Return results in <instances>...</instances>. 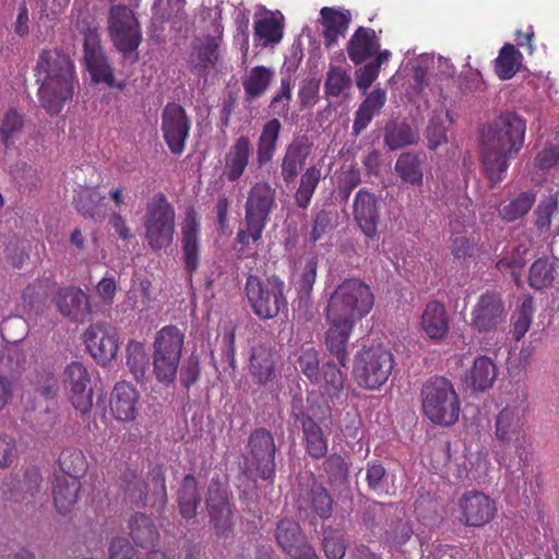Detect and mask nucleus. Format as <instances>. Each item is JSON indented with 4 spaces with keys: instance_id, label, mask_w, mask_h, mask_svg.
Returning <instances> with one entry per match:
<instances>
[{
    "instance_id": "1",
    "label": "nucleus",
    "mask_w": 559,
    "mask_h": 559,
    "mask_svg": "<svg viewBox=\"0 0 559 559\" xmlns=\"http://www.w3.org/2000/svg\"><path fill=\"white\" fill-rule=\"evenodd\" d=\"M526 120L515 112L499 115L488 127L480 144V160L489 188H495L507 176L510 159L524 146Z\"/></svg>"
},
{
    "instance_id": "2",
    "label": "nucleus",
    "mask_w": 559,
    "mask_h": 559,
    "mask_svg": "<svg viewBox=\"0 0 559 559\" xmlns=\"http://www.w3.org/2000/svg\"><path fill=\"white\" fill-rule=\"evenodd\" d=\"M34 74L40 106L50 116L60 114L66 104L72 100L79 85L73 60L61 49H44L38 56Z\"/></svg>"
},
{
    "instance_id": "3",
    "label": "nucleus",
    "mask_w": 559,
    "mask_h": 559,
    "mask_svg": "<svg viewBox=\"0 0 559 559\" xmlns=\"http://www.w3.org/2000/svg\"><path fill=\"white\" fill-rule=\"evenodd\" d=\"M373 305L374 296L368 284L360 278H346L330 295L325 318L356 324L370 313Z\"/></svg>"
},
{
    "instance_id": "4",
    "label": "nucleus",
    "mask_w": 559,
    "mask_h": 559,
    "mask_svg": "<svg viewBox=\"0 0 559 559\" xmlns=\"http://www.w3.org/2000/svg\"><path fill=\"white\" fill-rule=\"evenodd\" d=\"M527 414L528 405L523 400L508 403L495 417V442L503 452L513 450L520 461L527 459L532 448Z\"/></svg>"
},
{
    "instance_id": "5",
    "label": "nucleus",
    "mask_w": 559,
    "mask_h": 559,
    "mask_svg": "<svg viewBox=\"0 0 559 559\" xmlns=\"http://www.w3.org/2000/svg\"><path fill=\"white\" fill-rule=\"evenodd\" d=\"M276 207V190L267 181H258L248 191L245 217L236 240L242 247L258 243Z\"/></svg>"
},
{
    "instance_id": "6",
    "label": "nucleus",
    "mask_w": 559,
    "mask_h": 559,
    "mask_svg": "<svg viewBox=\"0 0 559 559\" xmlns=\"http://www.w3.org/2000/svg\"><path fill=\"white\" fill-rule=\"evenodd\" d=\"M421 409L433 424L451 427L459 421L461 402L452 382L441 376L429 378L420 390Z\"/></svg>"
},
{
    "instance_id": "7",
    "label": "nucleus",
    "mask_w": 559,
    "mask_h": 559,
    "mask_svg": "<svg viewBox=\"0 0 559 559\" xmlns=\"http://www.w3.org/2000/svg\"><path fill=\"white\" fill-rule=\"evenodd\" d=\"M144 237L153 252L170 247L176 233V210L163 192L155 193L145 205Z\"/></svg>"
},
{
    "instance_id": "8",
    "label": "nucleus",
    "mask_w": 559,
    "mask_h": 559,
    "mask_svg": "<svg viewBox=\"0 0 559 559\" xmlns=\"http://www.w3.org/2000/svg\"><path fill=\"white\" fill-rule=\"evenodd\" d=\"M285 282L278 275L261 278L248 275L245 292L253 313L261 320H270L287 307Z\"/></svg>"
},
{
    "instance_id": "9",
    "label": "nucleus",
    "mask_w": 559,
    "mask_h": 559,
    "mask_svg": "<svg viewBox=\"0 0 559 559\" xmlns=\"http://www.w3.org/2000/svg\"><path fill=\"white\" fill-rule=\"evenodd\" d=\"M185 333L176 325H165L153 342V373L159 383L171 384L182 356Z\"/></svg>"
},
{
    "instance_id": "10",
    "label": "nucleus",
    "mask_w": 559,
    "mask_h": 559,
    "mask_svg": "<svg viewBox=\"0 0 559 559\" xmlns=\"http://www.w3.org/2000/svg\"><path fill=\"white\" fill-rule=\"evenodd\" d=\"M394 365L390 349L381 345L364 347L355 356L353 374L358 386L374 391L388 381Z\"/></svg>"
},
{
    "instance_id": "11",
    "label": "nucleus",
    "mask_w": 559,
    "mask_h": 559,
    "mask_svg": "<svg viewBox=\"0 0 559 559\" xmlns=\"http://www.w3.org/2000/svg\"><path fill=\"white\" fill-rule=\"evenodd\" d=\"M108 32L115 48L124 57L135 52L142 43L140 23L127 5L117 4L110 8Z\"/></svg>"
},
{
    "instance_id": "12",
    "label": "nucleus",
    "mask_w": 559,
    "mask_h": 559,
    "mask_svg": "<svg viewBox=\"0 0 559 559\" xmlns=\"http://www.w3.org/2000/svg\"><path fill=\"white\" fill-rule=\"evenodd\" d=\"M122 486L131 502L136 507H145L148 503L147 490L152 493L153 507L158 506L163 510L167 503L166 476L160 465H156L150 471L147 485L134 473H129L124 474Z\"/></svg>"
},
{
    "instance_id": "13",
    "label": "nucleus",
    "mask_w": 559,
    "mask_h": 559,
    "mask_svg": "<svg viewBox=\"0 0 559 559\" xmlns=\"http://www.w3.org/2000/svg\"><path fill=\"white\" fill-rule=\"evenodd\" d=\"M248 462L257 476L273 481L275 477L276 445L274 437L266 428H255L248 437Z\"/></svg>"
},
{
    "instance_id": "14",
    "label": "nucleus",
    "mask_w": 559,
    "mask_h": 559,
    "mask_svg": "<svg viewBox=\"0 0 559 559\" xmlns=\"http://www.w3.org/2000/svg\"><path fill=\"white\" fill-rule=\"evenodd\" d=\"M191 130V120L186 109L177 103H168L162 111L160 131L171 154L182 155Z\"/></svg>"
},
{
    "instance_id": "15",
    "label": "nucleus",
    "mask_w": 559,
    "mask_h": 559,
    "mask_svg": "<svg viewBox=\"0 0 559 559\" xmlns=\"http://www.w3.org/2000/svg\"><path fill=\"white\" fill-rule=\"evenodd\" d=\"M507 310L501 294L496 290L483 293L471 312V328L479 334L495 333L506 322Z\"/></svg>"
},
{
    "instance_id": "16",
    "label": "nucleus",
    "mask_w": 559,
    "mask_h": 559,
    "mask_svg": "<svg viewBox=\"0 0 559 559\" xmlns=\"http://www.w3.org/2000/svg\"><path fill=\"white\" fill-rule=\"evenodd\" d=\"M63 376L72 406L82 417L88 415L93 406V390L86 367L82 362L72 361L66 367Z\"/></svg>"
},
{
    "instance_id": "17",
    "label": "nucleus",
    "mask_w": 559,
    "mask_h": 559,
    "mask_svg": "<svg viewBox=\"0 0 559 559\" xmlns=\"http://www.w3.org/2000/svg\"><path fill=\"white\" fill-rule=\"evenodd\" d=\"M205 504L210 523L213 525L217 535H226L231 532L233 506L230 503V492L219 479H212L207 488Z\"/></svg>"
},
{
    "instance_id": "18",
    "label": "nucleus",
    "mask_w": 559,
    "mask_h": 559,
    "mask_svg": "<svg viewBox=\"0 0 559 559\" xmlns=\"http://www.w3.org/2000/svg\"><path fill=\"white\" fill-rule=\"evenodd\" d=\"M180 243L185 270L192 276L201 261V218L199 213L189 207L180 224Z\"/></svg>"
},
{
    "instance_id": "19",
    "label": "nucleus",
    "mask_w": 559,
    "mask_h": 559,
    "mask_svg": "<svg viewBox=\"0 0 559 559\" xmlns=\"http://www.w3.org/2000/svg\"><path fill=\"white\" fill-rule=\"evenodd\" d=\"M460 522L469 527H483L490 523L497 514L496 502L487 495L469 490L459 500Z\"/></svg>"
},
{
    "instance_id": "20",
    "label": "nucleus",
    "mask_w": 559,
    "mask_h": 559,
    "mask_svg": "<svg viewBox=\"0 0 559 559\" xmlns=\"http://www.w3.org/2000/svg\"><path fill=\"white\" fill-rule=\"evenodd\" d=\"M84 343L93 358L102 365L110 362L118 353L119 336L108 324H93L83 335Z\"/></svg>"
},
{
    "instance_id": "21",
    "label": "nucleus",
    "mask_w": 559,
    "mask_h": 559,
    "mask_svg": "<svg viewBox=\"0 0 559 559\" xmlns=\"http://www.w3.org/2000/svg\"><path fill=\"white\" fill-rule=\"evenodd\" d=\"M290 416L301 427L306 453L316 461L324 459L329 450V439L320 424L304 409H298L296 406H294Z\"/></svg>"
},
{
    "instance_id": "22",
    "label": "nucleus",
    "mask_w": 559,
    "mask_h": 559,
    "mask_svg": "<svg viewBox=\"0 0 559 559\" xmlns=\"http://www.w3.org/2000/svg\"><path fill=\"white\" fill-rule=\"evenodd\" d=\"M275 537L278 546L294 559H309L317 555L314 548L308 543L299 524L284 519L277 524Z\"/></svg>"
},
{
    "instance_id": "23",
    "label": "nucleus",
    "mask_w": 559,
    "mask_h": 559,
    "mask_svg": "<svg viewBox=\"0 0 559 559\" xmlns=\"http://www.w3.org/2000/svg\"><path fill=\"white\" fill-rule=\"evenodd\" d=\"M296 504L300 512H311L321 520H328L333 514L334 500L322 484L311 479V483L300 486Z\"/></svg>"
},
{
    "instance_id": "24",
    "label": "nucleus",
    "mask_w": 559,
    "mask_h": 559,
    "mask_svg": "<svg viewBox=\"0 0 559 559\" xmlns=\"http://www.w3.org/2000/svg\"><path fill=\"white\" fill-rule=\"evenodd\" d=\"M353 215L367 238L373 239L378 236L380 213L379 201L374 193L366 189L358 190L354 198Z\"/></svg>"
},
{
    "instance_id": "25",
    "label": "nucleus",
    "mask_w": 559,
    "mask_h": 559,
    "mask_svg": "<svg viewBox=\"0 0 559 559\" xmlns=\"http://www.w3.org/2000/svg\"><path fill=\"white\" fill-rule=\"evenodd\" d=\"M312 151V143L307 135L295 136L286 146L281 160V176L286 185L295 181L296 177L306 165Z\"/></svg>"
},
{
    "instance_id": "26",
    "label": "nucleus",
    "mask_w": 559,
    "mask_h": 559,
    "mask_svg": "<svg viewBox=\"0 0 559 559\" xmlns=\"http://www.w3.org/2000/svg\"><path fill=\"white\" fill-rule=\"evenodd\" d=\"M139 399L140 394L131 383L117 382L110 394V412L119 421H133L138 415Z\"/></svg>"
},
{
    "instance_id": "27",
    "label": "nucleus",
    "mask_w": 559,
    "mask_h": 559,
    "mask_svg": "<svg viewBox=\"0 0 559 559\" xmlns=\"http://www.w3.org/2000/svg\"><path fill=\"white\" fill-rule=\"evenodd\" d=\"M380 47V38L377 36L376 31L370 27L359 26L347 41L346 51L354 64L361 66L382 51Z\"/></svg>"
},
{
    "instance_id": "28",
    "label": "nucleus",
    "mask_w": 559,
    "mask_h": 559,
    "mask_svg": "<svg viewBox=\"0 0 559 559\" xmlns=\"http://www.w3.org/2000/svg\"><path fill=\"white\" fill-rule=\"evenodd\" d=\"M58 311L73 322H84L91 313L88 296L79 287L61 288L56 296Z\"/></svg>"
},
{
    "instance_id": "29",
    "label": "nucleus",
    "mask_w": 559,
    "mask_h": 559,
    "mask_svg": "<svg viewBox=\"0 0 559 559\" xmlns=\"http://www.w3.org/2000/svg\"><path fill=\"white\" fill-rule=\"evenodd\" d=\"M253 147L247 135L238 136L224 157L223 175L229 182L239 180L249 166Z\"/></svg>"
},
{
    "instance_id": "30",
    "label": "nucleus",
    "mask_w": 559,
    "mask_h": 559,
    "mask_svg": "<svg viewBox=\"0 0 559 559\" xmlns=\"http://www.w3.org/2000/svg\"><path fill=\"white\" fill-rule=\"evenodd\" d=\"M221 58L219 39L213 36L197 38L192 45L190 64L194 73L206 76L214 69Z\"/></svg>"
},
{
    "instance_id": "31",
    "label": "nucleus",
    "mask_w": 559,
    "mask_h": 559,
    "mask_svg": "<svg viewBox=\"0 0 559 559\" xmlns=\"http://www.w3.org/2000/svg\"><path fill=\"white\" fill-rule=\"evenodd\" d=\"M559 215L558 195H544L533 211L532 234L536 241H546L551 235L554 219Z\"/></svg>"
},
{
    "instance_id": "32",
    "label": "nucleus",
    "mask_w": 559,
    "mask_h": 559,
    "mask_svg": "<svg viewBox=\"0 0 559 559\" xmlns=\"http://www.w3.org/2000/svg\"><path fill=\"white\" fill-rule=\"evenodd\" d=\"M420 326L430 340H443L450 330V320L444 305L437 300L427 302L420 317Z\"/></svg>"
},
{
    "instance_id": "33",
    "label": "nucleus",
    "mask_w": 559,
    "mask_h": 559,
    "mask_svg": "<svg viewBox=\"0 0 559 559\" xmlns=\"http://www.w3.org/2000/svg\"><path fill=\"white\" fill-rule=\"evenodd\" d=\"M330 328L325 333V345L331 355H333L342 367L348 362V342L355 323L336 322L333 319H326Z\"/></svg>"
},
{
    "instance_id": "34",
    "label": "nucleus",
    "mask_w": 559,
    "mask_h": 559,
    "mask_svg": "<svg viewBox=\"0 0 559 559\" xmlns=\"http://www.w3.org/2000/svg\"><path fill=\"white\" fill-rule=\"evenodd\" d=\"M321 24L323 26V39L326 48L337 45L341 37H345L352 15L349 11H340L334 8L324 7L320 11Z\"/></svg>"
},
{
    "instance_id": "35",
    "label": "nucleus",
    "mask_w": 559,
    "mask_h": 559,
    "mask_svg": "<svg viewBox=\"0 0 559 559\" xmlns=\"http://www.w3.org/2000/svg\"><path fill=\"white\" fill-rule=\"evenodd\" d=\"M40 481L41 477L38 471L32 468L25 472L23 479L11 475L3 481L1 490L4 499L22 502L27 496L33 497L39 490Z\"/></svg>"
},
{
    "instance_id": "36",
    "label": "nucleus",
    "mask_w": 559,
    "mask_h": 559,
    "mask_svg": "<svg viewBox=\"0 0 559 559\" xmlns=\"http://www.w3.org/2000/svg\"><path fill=\"white\" fill-rule=\"evenodd\" d=\"M386 103V92L377 87L372 90L361 102L355 112L353 122V134L358 136L371 122L372 118L380 112Z\"/></svg>"
},
{
    "instance_id": "37",
    "label": "nucleus",
    "mask_w": 559,
    "mask_h": 559,
    "mask_svg": "<svg viewBox=\"0 0 559 559\" xmlns=\"http://www.w3.org/2000/svg\"><path fill=\"white\" fill-rule=\"evenodd\" d=\"M176 501L180 515L186 520L195 518L201 503V491L193 474L183 476L176 491Z\"/></svg>"
},
{
    "instance_id": "38",
    "label": "nucleus",
    "mask_w": 559,
    "mask_h": 559,
    "mask_svg": "<svg viewBox=\"0 0 559 559\" xmlns=\"http://www.w3.org/2000/svg\"><path fill=\"white\" fill-rule=\"evenodd\" d=\"M75 210L84 217L102 221L106 215L105 195L95 188H81L73 197Z\"/></svg>"
},
{
    "instance_id": "39",
    "label": "nucleus",
    "mask_w": 559,
    "mask_h": 559,
    "mask_svg": "<svg viewBox=\"0 0 559 559\" xmlns=\"http://www.w3.org/2000/svg\"><path fill=\"white\" fill-rule=\"evenodd\" d=\"M249 371L253 380L260 385L272 381L275 373V364L273 354L267 346L263 344L252 346L249 358Z\"/></svg>"
},
{
    "instance_id": "40",
    "label": "nucleus",
    "mask_w": 559,
    "mask_h": 559,
    "mask_svg": "<svg viewBox=\"0 0 559 559\" xmlns=\"http://www.w3.org/2000/svg\"><path fill=\"white\" fill-rule=\"evenodd\" d=\"M425 156L421 153H402L394 165V170L401 180L414 187H421L424 182Z\"/></svg>"
},
{
    "instance_id": "41",
    "label": "nucleus",
    "mask_w": 559,
    "mask_h": 559,
    "mask_svg": "<svg viewBox=\"0 0 559 559\" xmlns=\"http://www.w3.org/2000/svg\"><path fill=\"white\" fill-rule=\"evenodd\" d=\"M282 130V123L278 119L273 118L262 127L261 133L257 142L255 160L259 167L269 164L276 152L277 142Z\"/></svg>"
},
{
    "instance_id": "42",
    "label": "nucleus",
    "mask_w": 559,
    "mask_h": 559,
    "mask_svg": "<svg viewBox=\"0 0 559 559\" xmlns=\"http://www.w3.org/2000/svg\"><path fill=\"white\" fill-rule=\"evenodd\" d=\"M498 374L497 366L487 356H478L466 374V383L478 392L489 390Z\"/></svg>"
},
{
    "instance_id": "43",
    "label": "nucleus",
    "mask_w": 559,
    "mask_h": 559,
    "mask_svg": "<svg viewBox=\"0 0 559 559\" xmlns=\"http://www.w3.org/2000/svg\"><path fill=\"white\" fill-rule=\"evenodd\" d=\"M81 480L71 479L67 476H56L53 484V502L60 514L72 510L79 499Z\"/></svg>"
},
{
    "instance_id": "44",
    "label": "nucleus",
    "mask_w": 559,
    "mask_h": 559,
    "mask_svg": "<svg viewBox=\"0 0 559 559\" xmlns=\"http://www.w3.org/2000/svg\"><path fill=\"white\" fill-rule=\"evenodd\" d=\"M537 193L533 189L520 192L514 198L502 202L499 207V216L507 223L515 222L524 217L536 202Z\"/></svg>"
},
{
    "instance_id": "45",
    "label": "nucleus",
    "mask_w": 559,
    "mask_h": 559,
    "mask_svg": "<svg viewBox=\"0 0 559 559\" xmlns=\"http://www.w3.org/2000/svg\"><path fill=\"white\" fill-rule=\"evenodd\" d=\"M322 179L321 167L311 165L300 175L298 187L294 194L297 207L306 210L309 207L312 197Z\"/></svg>"
},
{
    "instance_id": "46",
    "label": "nucleus",
    "mask_w": 559,
    "mask_h": 559,
    "mask_svg": "<svg viewBox=\"0 0 559 559\" xmlns=\"http://www.w3.org/2000/svg\"><path fill=\"white\" fill-rule=\"evenodd\" d=\"M522 61L520 50L512 44H504L493 61L495 73L500 80H510L519 72Z\"/></svg>"
},
{
    "instance_id": "47",
    "label": "nucleus",
    "mask_w": 559,
    "mask_h": 559,
    "mask_svg": "<svg viewBox=\"0 0 559 559\" xmlns=\"http://www.w3.org/2000/svg\"><path fill=\"white\" fill-rule=\"evenodd\" d=\"M58 463L62 474H58L57 476H67L76 480H81L88 468L83 451L78 448H66L62 450Z\"/></svg>"
},
{
    "instance_id": "48",
    "label": "nucleus",
    "mask_w": 559,
    "mask_h": 559,
    "mask_svg": "<svg viewBox=\"0 0 559 559\" xmlns=\"http://www.w3.org/2000/svg\"><path fill=\"white\" fill-rule=\"evenodd\" d=\"M130 536L140 547H153L158 538V531L150 516L135 513L129 522Z\"/></svg>"
},
{
    "instance_id": "49",
    "label": "nucleus",
    "mask_w": 559,
    "mask_h": 559,
    "mask_svg": "<svg viewBox=\"0 0 559 559\" xmlns=\"http://www.w3.org/2000/svg\"><path fill=\"white\" fill-rule=\"evenodd\" d=\"M273 78L274 72L270 68L264 66L253 67L242 80L246 99L252 100L263 95L267 91Z\"/></svg>"
},
{
    "instance_id": "50",
    "label": "nucleus",
    "mask_w": 559,
    "mask_h": 559,
    "mask_svg": "<svg viewBox=\"0 0 559 559\" xmlns=\"http://www.w3.org/2000/svg\"><path fill=\"white\" fill-rule=\"evenodd\" d=\"M419 136L413 128L405 122H389L384 129V144L396 151L407 145L415 144Z\"/></svg>"
},
{
    "instance_id": "51",
    "label": "nucleus",
    "mask_w": 559,
    "mask_h": 559,
    "mask_svg": "<svg viewBox=\"0 0 559 559\" xmlns=\"http://www.w3.org/2000/svg\"><path fill=\"white\" fill-rule=\"evenodd\" d=\"M555 258L536 259L528 271V284L535 289H544L550 287L556 278Z\"/></svg>"
},
{
    "instance_id": "52",
    "label": "nucleus",
    "mask_w": 559,
    "mask_h": 559,
    "mask_svg": "<svg viewBox=\"0 0 559 559\" xmlns=\"http://www.w3.org/2000/svg\"><path fill=\"white\" fill-rule=\"evenodd\" d=\"M391 57L388 49L380 51L368 63L359 67L355 71L356 85L359 91L366 93L367 90L373 84L380 73L381 66L386 62Z\"/></svg>"
},
{
    "instance_id": "53",
    "label": "nucleus",
    "mask_w": 559,
    "mask_h": 559,
    "mask_svg": "<svg viewBox=\"0 0 559 559\" xmlns=\"http://www.w3.org/2000/svg\"><path fill=\"white\" fill-rule=\"evenodd\" d=\"M24 128L23 116L15 109L7 111L0 123V138L3 145L9 148L20 139Z\"/></svg>"
},
{
    "instance_id": "54",
    "label": "nucleus",
    "mask_w": 559,
    "mask_h": 559,
    "mask_svg": "<svg viewBox=\"0 0 559 559\" xmlns=\"http://www.w3.org/2000/svg\"><path fill=\"white\" fill-rule=\"evenodd\" d=\"M13 359L9 350L0 352V411L13 395Z\"/></svg>"
},
{
    "instance_id": "55",
    "label": "nucleus",
    "mask_w": 559,
    "mask_h": 559,
    "mask_svg": "<svg viewBox=\"0 0 559 559\" xmlns=\"http://www.w3.org/2000/svg\"><path fill=\"white\" fill-rule=\"evenodd\" d=\"M127 366L138 381H141L148 368V356L141 342L130 341L127 345Z\"/></svg>"
},
{
    "instance_id": "56",
    "label": "nucleus",
    "mask_w": 559,
    "mask_h": 559,
    "mask_svg": "<svg viewBox=\"0 0 559 559\" xmlns=\"http://www.w3.org/2000/svg\"><path fill=\"white\" fill-rule=\"evenodd\" d=\"M450 250L457 260L473 258L481 252V246L475 236H467L465 233L451 235Z\"/></svg>"
},
{
    "instance_id": "57",
    "label": "nucleus",
    "mask_w": 559,
    "mask_h": 559,
    "mask_svg": "<svg viewBox=\"0 0 559 559\" xmlns=\"http://www.w3.org/2000/svg\"><path fill=\"white\" fill-rule=\"evenodd\" d=\"M352 86L348 72L342 67L330 66L324 82V91L328 96L338 97Z\"/></svg>"
},
{
    "instance_id": "58",
    "label": "nucleus",
    "mask_w": 559,
    "mask_h": 559,
    "mask_svg": "<svg viewBox=\"0 0 559 559\" xmlns=\"http://www.w3.org/2000/svg\"><path fill=\"white\" fill-rule=\"evenodd\" d=\"M254 36L265 46L277 44L283 37V24L274 16L260 19L254 22Z\"/></svg>"
},
{
    "instance_id": "59",
    "label": "nucleus",
    "mask_w": 559,
    "mask_h": 559,
    "mask_svg": "<svg viewBox=\"0 0 559 559\" xmlns=\"http://www.w3.org/2000/svg\"><path fill=\"white\" fill-rule=\"evenodd\" d=\"M297 362L300 372L311 383L318 384L320 380V361L318 350L312 346L301 347Z\"/></svg>"
},
{
    "instance_id": "60",
    "label": "nucleus",
    "mask_w": 559,
    "mask_h": 559,
    "mask_svg": "<svg viewBox=\"0 0 559 559\" xmlns=\"http://www.w3.org/2000/svg\"><path fill=\"white\" fill-rule=\"evenodd\" d=\"M318 259L314 257L306 260L304 266L295 275V287L299 298H308L312 292L317 278Z\"/></svg>"
},
{
    "instance_id": "61",
    "label": "nucleus",
    "mask_w": 559,
    "mask_h": 559,
    "mask_svg": "<svg viewBox=\"0 0 559 559\" xmlns=\"http://www.w3.org/2000/svg\"><path fill=\"white\" fill-rule=\"evenodd\" d=\"M534 314V301L525 298L519 310L512 317V334L515 341H520L528 331Z\"/></svg>"
},
{
    "instance_id": "62",
    "label": "nucleus",
    "mask_w": 559,
    "mask_h": 559,
    "mask_svg": "<svg viewBox=\"0 0 559 559\" xmlns=\"http://www.w3.org/2000/svg\"><path fill=\"white\" fill-rule=\"evenodd\" d=\"M323 388L331 399H340L344 389V373L334 362L322 366Z\"/></svg>"
},
{
    "instance_id": "63",
    "label": "nucleus",
    "mask_w": 559,
    "mask_h": 559,
    "mask_svg": "<svg viewBox=\"0 0 559 559\" xmlns=\"http://www.w3.org/2000/svg\"><path fill=\"white\" fill-rule=\"evenodd\" d=\"M366 480L368 488L376 495L382 497L390 493L386 469L381 463L377 461L368 462L366 467Z\"/></svg>"
},
{
    "instance_id": "64",
    "label": "nucleus",
    "mask_w": 559,
    "mask_h": 559,
    "mask_svg": "<svg viewBox=\"0 0 559 559\" xmlns=\"http://www.w3.org/2000/svg\"><path fill=\"white\" fill-rule=\"evenodd\" d=\"M323 469L331 484H342L346 481L349 474L348 463L345 461V457L337 452L325 456Z\"/></svg>"
}]
</instances>
